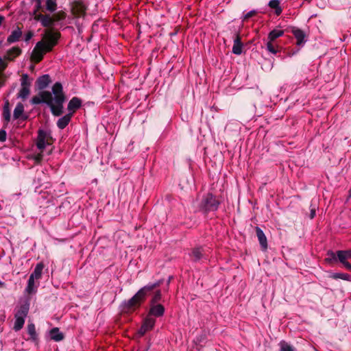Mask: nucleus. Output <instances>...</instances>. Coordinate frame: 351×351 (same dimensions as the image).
<instances>
[{"label":"nucleus","mask_w":351,"mask_h":351,"mask_svg":"<svg viewBox=\"0 0 351 351\" xmlns=\"http://www.w3.org/2000/svg\"><path fill=\"white\" fill-rule=\"evenodd\" d=\"M161 282L160 280H158L154 283H149L140 289L132 298L121 303V311L125 313H132L136 311L140 308L149 293L158 287Z\"/></svg>","instance_id":"1"},{"label":"nucleus","mask_w":351,"mask_h":351,"mask_svg":"<svg viewBox=\"0 0 351 351\" xmlns=\"http://www.w3.org/2000/svg\"><path fill=\"white\" fill-rule=\"evenodd\" d=\"M60 34L58 32H49L46 33L42 40L38 42L33 49L32 58L36 62H39L43 58L45 53L52 50L56 45Z\"/></svg>","instance_id":"2"},{"label":"nucleus","mask_w":351,"mask_h":351,"mask_svg":"<svg viewBox=\"0 0 351 351\" xmlns=\"http://www.w3.org/2000/svg\"><path fill=\"white\" fill-rule=\"evenodd\" d=\"M51 95V113L56 117L60 116L63 113V103L65 97L62 92V86L60 82H56L52 87Z\"/></svg>","instance_id":"3"},{"label":"nucleus","mask_w":351,"mask_h":351,"mask_svg":"<svg viewBox=\"0 0 351 351\" xmlns=\"http://www.w3.org/2000/svg\"><path fill=\"white\" fill-rule=\"evenodd\" d=\"M49 138L50 136L47 132L43 130H38L36 145L40 152L34 154L33 156V158L37 164L42 161L43 158V152L46 146L51 144L49 142Z\"/></svg>","instance_id":"4"},{"label":"nucleus","mask_w":351,"mask_h":351,"mask_svg":"<svg viewBox=\"0 0 351 351\" xmlns=\"http://www.w3.org/2000/svg\"><path fill=\"white\" fill-rule=\"evenodd\" d=\"M219 202L212 193H208L203 195L199 204V209L204 213L215 211L218 209Z\"/></svg>","instance_id":"5"},{"label":"nucleus","mask_w":351,"mask_h":351,"mask_svg":"<svg viewBox=\"0 0 351 351\" xmlns=\"http://www.w3.org/2000/svg\"><path fill=\"white\" fill-rule=\"evenodd\" d=\"M32 80L29 75L24 73L21 77V88L17 94V97L25 100L30 94Z\"/></svg>","instance_id":"6"},{"label":"nucleus","mask_w":351,"mask_h":351,"mask_svg":"<svg viewBox=\"0 0 351 351\" xmlns=\"http://www.w3.org/2000/svg\"><path fill=\"white\" fill-rule=\"evenodd\" d=\"M31 102L32 104H47L51 110V93L49 91H42L38 96L32 97Z\"/></svg>","instance_id":"7"},{"label":"nucleus","mask_w":351,"mask_h":351,"mask_svg":"<svg viewBox=\"0 0 351 351\" xmlns=\"http://www.w3.org/2000/svg\"><path fill=\"white\" fill-rule=\"evenodd\" d=\"M155 324V318L147 315L143 319L141 328L138 330V335L139 337H143L147 332L150 331L154 328Z\"/></svg>","instance_id":"8"},{"label":"nucleus","mask_w":351,"mask_h":351,"mask_svg":"<svg viewBox=\"0 0 351 351\" xmlns=\"http://www.w3.org/2000/svg\"><path fill=\"white\" fill-rule=\"evenodd\" d=\"M337 259L338 261L342 263L343 267L351 271V263H349L347 260L351 258V250H339L337 252Z\"/></svg>","instance_id":"9"},{"label":"nucleus","mask_w":351,"mask_h":351,"mask_svg":"<svg viewBox=\"0 0 351 351\" xmlns=\"http://www.w3.org/2000/svg\"><path fill=\"white\" fill-rule=\"evenodd\" d=\"M165 311V306L161 304H149L147 316L151 317H161Z\"/></svg>","instance_id":"10"},{"label":"nucleus","mask_w":351,"mask_h":351,"mask_svg":"<svg viewBox=\"0 0 351 351\" xmlns=\"http://www.w3.org/2000/svg\"><path fill=\"white\" fill-rule=\"evenodd\" d=\"M82 106V101L77 97H73L69 102L67 109L69 113H72V116L75 112L79 109Z\"/></svg>","instance_id":"11"},{"label":"nucleus","mask_w":351,"mask_h":351,"mask_svg":"<svg viewBox=\"0 0 351 351\" xmlns=\"http://www.w3.org/2000/svg\"><path fill=\"white\" fill-rule=\"evenodd\" d=\"M292 34L295 36V39L297 40V45L301 46L303 45L306 43L305 37L306 35L304 32L298 29V28H293L291 31Z\"/></svg>","instance_id":"12"},{"label":"nucleus","mask_w":351,"mask_h":351,"mask_svg":"<svg viewBox=\"0 0 351 351\" xmlns=\"http://www.w3.org/2000/svg\"><path fill=\"white\" fill-rule=\"evenodd\" d=\"M256 232L263 250H266L267 249V240L265 233L259 227L256 228Z\"/></svg>","instance_id":"13"},{"label":"nucleus","mask_w":351,"mask_h":351,"mask_svg":"<svg viewBox=\"0 0 351 351\" xmlns=\"http://www.w3.org/2000/svg\"><path fill=\"white\" fill-rule=\"evenodd\" d=\"M72 117V113H68L60 118L56 123L57 127L60 130L64 129L70 123Z\"/></svg>","instance_id":"14"},{"label":"nucleus","mask_w":351,"mask_h":351,"mask_svg":"<svg viewBox=\"0 0 351 351\" xmlns=\"http://www.w3.org/2000/svg\"><path fill=\"white\" fill-rule=\"evenodd\" d=\"M86 7L81 3H76L72 8L73 14L76 17L83 16L86 13Z\"/></svg>","instance_id":"15"},{"label":"nucleus","mask_w":351,"mask_h":351,"mask_svg":"<svg viewBox=\"0 0 351 351\" xmlns=\"http://www.w3.org/2000/svg\"><path fill=\"white\" fill-rule=\"evenodd\" d=\"M29 309V304L26 302L20 306L19 309L16 311L14 317H22L25 319Z\"/></svg>","instance_id":"16"},{"label":"nucleus","mask_w":351,"mask_h":351,"mask_svg":"<svg viewBox=\"0 0 351 351\" xmlns=\"http://www.w3.org/2000/svg\"><path fill=\"white\" fill-rule=\"evenodd\" d=\"M243 44L241 38L237 34L234 39V44L232 47V53L236 55H240L242 53Z\"/></svg>","instance_id":"17"},{"label":"nucleus","mask_w":351,"mask_h":351,"mask_svg":"<svg viewBox=\"0 0 351 351\" xmlns=\"http://www.w3.org/2000/svg\"><path fill=\"white\" fill-rule=\"evenodd\" d=\"M22 36V31L19 27L13 30L11 34L8 37L7 42L10 44L18 41Z\"/></svg>","instance_id":"18"},{"label":"nucleus","mask_w":351,"mask_h":351,"mask_svg":"<svg viewBox=\"0 0 351 351\" xmlns=\"http://www.w3.org/2000/svg\"><path fill=\"white\" fill-rule=\"evenodd\" d=\"M50 82V77L49 75H43L38 78L36 81L38 89L43 90L45 88Z\"/></svg>","instance_id":"19"},{"label":"nucleus","mask_w":351,"mask_h":351,"mask_svg":"<svg viewBox=\"0 0 351 351\" xmlns=\"http://www.w3.org/2000/svg\"><path fill=\"white\" fill-rule=\"evenodd\" d=\"M50 338L55 341H60L64 339V335L57 327L53 328L49 331Z\"/></svg>","instance_id":"20"},{"label":"nucleus","mask_w":351,"mask_h":351,"mask_svg":"<svg viewBox=\"0 0 351 351\" xmlns=\"http://www.w3.org/2000/svg\"><path fill=\"white\" fill-rule=\"evenodd\" d=\"M21 53V49L19 47H14L8 50L5 56V58L8 60H13L16 57Z\"/></svg>","instance_id":"21"},{"label":"nucleus","mask_w":351,"mask_h":351,"mask_svg":"<svg viewBox=\"0 0 351 351\" xmlns=\"http://www.w3.org/2000/svg\"><path fill=\"white\" fill-rule=\"evenodd\" d=\"M38 287V285H36L35 283V279H34L32 276H29L27 281V285L25 288V291L28 294L35 293L37 291Z\"/></svg>","instance_id":"22"},{"label":"nucleus","mask_w":351,"mask_h":351,"mask_svg":"<svg viewBox=\"0 0 351 351\" xmlns=\"http://www.w3.org/2000/svg\"><path fill=\"white\" fill-rule=\"evenodd\" d=\"M44 269V264L43 263H38L35 268L34 271L29 276H32L35 280H39L42 277L43 270Z\"/></svg>","instance_id":"23"},{"label":"nucleus","mask_w":351,"mask_h":351,"mask_svg":"<svg viewBox=\"0 0 351 351\" xmlns=\"http://www.w3.org/2000/svg\"><path fill=\"white\" fill-rule=\"evenodd\" d=\"M27 333L29 335V339L34 342H38V337L36 330L35 325L32 323L27 325Z\"/></svg>","instance_id":"24"},{"label":"nucleus","mask_w":351,"mask_h":351,"mask_svg":"<svg viewBox=\"0 0 351 351\" xmlns=\"http://www.w3.org/2000/svg\"><path fill=\"white\" fill-rule=\"evenodd\" d=\"M279 0H271L268 3L269 7L274 10L275 14L277 16H280L282 12V9Z\"/></svg>","instance_id":"25"},{"label":"nucleus","mask_w":351,"mask_h":351,"mask_svg":"<svg viewBox=\"0 0 351 351\" xmlns=\"http://www.w3.org/2000/svg\"><path fill=\"white\" fill-rule=\"evenodd\" d=\"M328 277L335 280L341 279L343 280L351 281V276L346 273L330 272Z\"/></svg>","instance_id":"26"},{"label":"nucleus","mask_w":351,"mask_h":351,"mask_svg":"<svg viewBox=\"0 0 351 351\" xmlns=\"http://www.w3.org/2000/svg\"><path fill=\"white\" fill-rule=\"evenodd\" d=\"M284 31L281 29H275L271 31L267 36V40L274 42L276 39L283 36Z\"/></svg>","instance_id":"27"},{"label":"nucleus","mask_w":351,"mask_h":351,"mask_svg":"<svg viewBox=\"0 0 351 351\" xmlns=\"http://www.w3.org/2000/svg\"><path fill=\"white\" fill-rule=\"evenodd\" d=\"M191 256L195 261L200 260L203 256L202 248L197 247L193 249L191 254Z\"/></svg>","instance_id":"28"},{"label":"nucleus","mask_w":351,"mask_h":351,"mask_svg":"<svg viewBox=\"0 0 351 351\" xmlns=\"http://www.w3.org/2000/svg\"><path fill=\"white\" fill-rule=\"evenodd\" d=\"M267 50L272 54H276L278 52V46L276 45L273 41H269L267 40L266 44Z\"/></svg>","instance_id":"29"},{"label":"nucleus","mask_w":351,"mask_h":351,"mask_svg":"<svg viewBox=\"0 0 351 351\" xmlns=\"http://www.w3.org/2000/svg\"><path fill=\"white\" fill-rule=\"evenodd\" d=\"M24 111V106L22 104L19 103L16 105L14 110V118L17 119H19L21 114L23 113Z\"/></svg>","instance_id":"30"},{"label":"nucleus","mask_w":351,"mask_h":351,"mask_svg":"<svg viewBox=\"0 0 351 351\" xmlns=\"http://www.w3.org/2000/svg\"><path fill=\"white\" fill-rule=\"evenodd\" d=\"M162 298V293L160 290H157L153 294L150 301L149 304H159V301Z\"/></svg>","instance_id":"31"},{"label":"nucleus","mask_w":351,"mask_h":351,"mask_svg":"<svg viewBox=\"0 0 351 351\" xmlns=\"http://www.w3.org/2000/svg\"><path fill=\"white\" fill-rule=\"evenodd\" d=\"M15 321H14V330L15 331L20 330L25 324V319H23L22 317H14Z\"/></svg>","instance_id":"32"},{"label":"nucleus","mask_w":351,"mask_h":351,"mask_svg":"<svg viewBox=\"0 0 351 351\" xmlns=\"http://www.w3.org/2000/svg\"><path fill=\"white\" fill-rule=\"evenodd\" d=\"M279 346L280 351H295L294 347L285 341H281Z\"/></svg>","instance_id":"33"},{"label":"nucleus","mask_w":351,"mask_h":351,"mask_svg":"<svg viewBox=\"0 0 351 351\" xmlns=\"http://www.w3.org/2000/svg\"><path fill=\"white\" fill-rule=\"evenodd\" d=\"M54 20L49 15H45L42 21L40 22L42 25L45 27H48L53 24Z\"/></svg>","instance_id":"34"},{"label":"nucleus","mask_w":351,"mask_h":351,"mask_svg":"<svg viewBox=\"0 0 351 351\" xmlns=\"http://www.w3.org/2000/svg\"><path fill=\"white\" fill-rule=\"evenodd\" d=\"M325 261L328 263H332L333 262H336L338 261L337 252L335 253L332 251H329L327 253V257L325 258Z\"/></svg>","instance_id":"35"},{"label":"nucleus","mask_w":351,"mask_h":351,"mask_svg":"<svg viewBox=\"0 0 351 351\" xmlns=\"http://www.w3.org/2000/svg\"><path fill=\"white\" fill-rule=\"evenodd\" d=\"M47 10L51 12H54L56 10L57 4L56 0H47L46 1Z\"/></svg>","instance_id":"36"},{"label":"nucleus","mask_w":351,"mask_h":351,"mask_svg":"<svg viewBox=\"0 0 351 351\" xmlns=\"http://www.w3.org/2000/svg\"><path fill=\"white\" fill-rule=\"evenodd\" d=\"M257 13V11L255 10H251L250 12H248L247 13H246L243 18V21H247V19H249L250 18L254 16V15H256Z\"/></svg>","instance_id":"37"},{"label":"nucleus","mask_w":351,"mask_h":351,"mask_svg":"<svg viewBox=\"0 0 351 351\" xmlns=\"http://www.w3.org/2000/svg\"><path fill=\"white\" fill-rule=\"evenodd\" d=\"M7 64L5 62V61L0 57V75L3 77V75L2 73L3 71L6 68Z\"/></svg>","instance_id":"38"},{"label":"nucleus","mask_w":351,"mask_h":351,"mask_svg":"<svg viewBox=\"0 0 351 351\" xmlns=\"http://www.w3.org/2000/svg\"><path fill=\"white\" fill-rule=\"evenodd\" d=\"M6 132L3 130H0V141L4 142L6 140Z\"/></svg>","instance_id":"39"},{"label":"nucleus","mask_w":351,"mask_h":351,"mask_svg":"<svg viewBox=\"0 0 351 351\" xmlns=\"http://www.w3.org/2000/svg\"><path fill=\"white\" fill-rule=\"evenodd\" d=\"M33 36V33L32 32H29L25 34V41H29Z\"/></svg>","instance_id":"40"},{"label":"nucleus","mask_w":351,"mask_h":351,"mask_svg":"<svg viewBox=\"0 0 351 351\" xmlns=\"http://www.w3.org/2000/svg\"><path fill=\"white\" fill-rule=\"evenodd\" d=\"M44 16H45L44 14H38L35 16V19L37 20V21H40L41 22L43 19L44 18Z\"/></svg>","instance_id":"41"},{"label":"nucleus","mask_w":351,"mask_h":351,"mask_svg":"<svg viewBox=\"0 0 351 351\" xmlns=\"http://www.w3.org/2000/svg\"><path fill=\"white\" fill-rule=\"evenodd\" d=\"M3 117H4V119L9 121H10V114L9 113V112H3Z\"/></svg>","instance_id":"42"},{"label":"nucleus","mask_w":351,"mask_h":351,"mask_svg":"<svg viewBox=\"0 0 351 351\" xmlns=\"http://www.w3.org/2000/svg\"><path fill=\"white\" fill-rule=\"evenodd\" d=\"M64 17V14L62 13V14H58L56 16V21H59V20H61Z\"/></svg>","instance_id":"43"},{"label":"nucleus","mask_w":351,"mask_h":351,"mask_svg":"<svg viewBox=\"0 0 351 351\" xmlns=\"http://www.w3.org/2000/svg\"><path fill=\"white\" fill-rule=\"evenodd\" d=\"M315 216V209H311V215H310V217L311 219L314 218V217Z\"/></svg>","instance_id":"44"},{"label":"nucleus","mask_w":351,"mask_h":351,"mask_svg":"<svg viewBox=\"0 0 351 351\" xmlns=\"http://www.w3.org/2000/svg\"><path fill=\"white\" fill-rule=\"evenodd\" d=\"M5 79L0 75V87L4 84Z\"/></svg>","instance_id":"45"},{"label":"nucleus","mask_w":351,"mask_h":351,"mask_svg":"<svg viewBox=\"0 0 351 351\" xmlns=\"http://www.w3.org/2000/svg\"><path fill=\"white\" fill-rule=\"evenodd\" d=\"M5 282H3V281H1V280H0V288H3V287H5Z\"/></svg>","instance_id":"46"},{"label":"nucleus","mask_w":351,"mask_h":351,"mask_svg":"<svg viewBox=\"0 0 351 351\" xmlns=\"http://www.w3.org/2000/svg\"><path fill=\"white\" fill-rule=\"evenodd\" d=\"M205 339V337H204H204L201 336L200 339L197 338V341H198L201 342V341H202L203 339Z\"/></svg>","instance_id":"47"},{"label":"nucleus","mask_w":351,"mask_h":351,"mask_svg":"<svg viewBox=\"0 0 351 351\" xmlns=\"http://www.w3.org/2000/svg\"><path fill=\"white\" fill-rule=\"evenodd\" d=\"M39 8H40V3H38V7H37V10H38L39 9Z\"/></svg>","instance_id":"48"}]
</instances>
